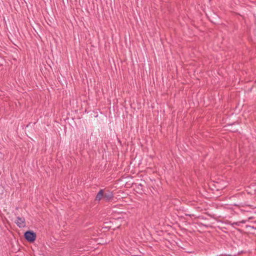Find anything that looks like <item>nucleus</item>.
Wrapping results in <instances>:
<instances>
[{
    "mask_svg": "<svg viewBox=\"0 0 256 256\" xmlns=\"http://www.w3.org/2000/svg\"><path fill=\"white\" fill-rule=\"evenodd\" d=\"M114 197L113 194L112 192H108L104 193V198L108 201L112 200Z\"/></svg>",
    "mask_w": 256,
    "mask_h": 256,
    "instance_id": "nucleus-3",
    "label": "nucleus"
},
{
    "mask_svg": "<svg viewBox=\"0 0 256 256\" xmlns=\"http://www.w3.org/2000/svg\"><path fill=\"white\" fill-rule=\"evenodd\" d=\"M16 223L19 228H23L26 226L25 218L23 217H17Z\"/></svg>",
    "mask_w": 256,
    "mask_h": 256,
    "instance_id": "nucleus-2",
    "label": "nucleus"
},
{
    "mask_svg": "<svg viewBox=\"0 0 256 256\" xmlns=\"http://www.w3.org/2000/svg\"><path fill=\"white\" fill-rule=\"evenodd\" d=\"M24 237L28 242H32L35 241L36 235L34 232L31 230H28L24 232Z\"/></svg>",
    "mask_w": 256,
    "mask_h": 256,
    "instance_id": "nucleus-1",
    "label": "nucleus"
},
{
    "mask_svg": "<svg viewBox=\"0 0 256 256\" xmlns=\"http://www.w3.org/2000/svg\"><path fill=\"white\" fill-rule=\"evenodd\" d=\"M244 222H245L244 221H242L241 222L244 223Z\"/></svg>",
    "mask_w": 256,
    "mask_h": 256,
    "instance_id": "nucleus-5",
    "label": "nucleus"
},
{
    "mask_svg": "<svg viewBox=\"0 0 256 256\" xmlns=\"http://www.w3.org/2000/svg\"><path fill=\"white\" fill-rule=\"evenodd\" d=\"M102 197H104V190H100L97 194L95 200L100 201L102 199Z\"/></svg>",
    "mask_w": 256,
    "mask_h": 256,
    "instance_id": "nucleus-4",
    "label": "nucleus"
}]
</instances>
